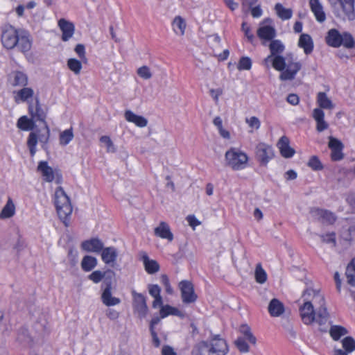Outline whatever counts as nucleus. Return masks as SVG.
<instances>
[{
    "mask_svg": "<svg viewBox=\"0 0 355 355\" xmlns=\"http://www.w3.org/2000/svg\"><path fill=\"white\" fill-rule=\"evenodd\" d=\"M308 166L311 168L313 171H320L323 168V166L316 156H312L308 162Z\"/></svg>",
    "mask_w": 355,
    "mask_h": 355,
    "instance_id": "obj_52",
    "label": "nucleus"
},
{
    "mask_svg": "<svg viewBox=\"0 0 355 355\" xmlns=\"http://www.w3.org/2000/svg\"><path fill=\"white\" fill-rule=\"evenodd\" d=\"M342 151L343 148L332 150L331 154V159L334 161H338L342 159L343 157V154Z\"/></svg>",
    "mask_w": 355,
    "mask_h": 355,
    "instance_id": "obj_61",
    "label": "nucleus"
},
{
    "mask_svg": "<svg viewBox=\"0 0 355 355\" xmlns=\"http://www.w3.org/2000/svg\"><path fill=\"white\" fill-rule=\"evenodd\" d=\"M255 159L261 166H266L275 157L273 148L271 146L260 142L257 144L254 149Z\"/></svg>",
    "mask_w": 355,
    "mask_h": 355,
    "instance_id": "obj_8",
    "label": "nucleus"
},
{
    "mask_svg": "<svg viewBox=\"0 0 355 355\" xmlns=\"http://www.w3.org/2000/svg\"><path fill=\"white\" fill-rule=\"evenodd\" d=\"M329 319V313L325 307V303L322 306H319L317 311L315 312V320L317 323L322 325L325 324Z\"/></svg>",
    "mask_w": 355,
    "mask_h": 355,
    "instance_id": "obj_33",
    "label": "nucleus"
},
{
    "mask_svg": "<svg viewBox=\"0 0 355 355\" xmlns=\"http://www.w3.org/2000/svg\"><path fill=\"white\" fill-rule=\"evenodd\" d=\"M202 344L205 347H209V352L212 355H226L229 351L225 340L221 338L219 335L214 336L209 345L207 343Z\"/></svg>",
    "mask_w": 355,
    "mask_h": 355,
    "instance_id": "obj_9",
    "label": "nucleus"
},
{
    "mask_svg": "<svg viewBox=\"0 0 355 355\" xmlns=\"http://www.w3.org/2000/svg\"><path fill=\"white\" fill-rule=\"evenodd\" d=\"M275 10L277 16L282 20H287L292 17V10L290 8H285L280 3H276Z\"/></svg>",
    "mask_w": 355,
    "mask_h": 355,
    "instance_id": "obj_39",
    "label": "nucleus"
},
{
    "mask_svg": "<svg viewBox=\"0 0 355 355\" xmlns=\"http://www.w3.org/2000/svg\"><path fill=\"white\" fill-rule=\"evenodd\" d=\"M181 293L182 302L184 304L194 303L198 295L195 293L194 286L191 282L189 280H182L178 284Z\"/></svg>",
    "mask_w": 355,
    "mask_h": 355,
    "instance_id": "obj_10",
    "label": "nucleus"
},
{
    "mask_svg": "<svg viewBox=\"0 0 355 355\" xmlns=\"http://www.w3.org/2000/svg\"><path fill=\"white\" fill-rule=\"evenodd\" d=\"M100 255L105 265L114 267L119 257V250L112 245L103 247Z\"/></svg>",
    "mask_w": 355,
    "mask_h": 355,
    "instance_id": "obj_16",
    "label": "nucleus"
},
{
    "mask_svg": "<svg viewBox=\"0 0 355 355\" xmlns=\"http://www.w3.org/2000/svg\"><path fill=\"white\" fill-rule=\"evenodd\" d=\"M140 255L145 270L148 274L153 275L159 270L160 267L158 262L155 260L150 259L146 252H141Z\"/></svg>",
    "mask_w": 355,
    "mask_h": 355,
    "instance_id": "obj_25",
    "label": "nucleus"
},
{
    "mask_svg": "<svg viewBox=\"0 0 355 355\" xmlns=\"http://www.w3.org/2000/svg\"><path fill=\"white\" fill-rule=\"evenodd\" d=\"M32 46V40L30 34L24 31L19 30L17 45L16 47L22 53L28 52Z\"/></svg>",
    "mask_w": 355,
    "mask_h": 355,
    "instance_id": "obj_20",
    "label": "nucleus"
},
{
    "mask_svg": "<svg viewBox=\"0 0 355 355\" xmlns=\"http://www.w3.org/2000/svg\"><path fill=\"white\" fill-rule=\"evenodd\" d=\"M98 263L97 259L90 255L85 256L81 261V268L85 272L92 270Z\"/></svg>",
    "mask_w": 355,
    "mask_h": 355,
    "instance_id": "obj_35",
    "label": "nucleus"
},
{
    "mask_svg": "<svg viewBox=\"0 0 355 355\" xmlns=\"http://www.w3.org/2000/svg\"><path fill=\"white\" fill-rule=\"evenodd\" d=\"M268 312L272 317H278L284 312V304L277 299H272L268 305Z\"/></svg>",
    "mask_w": 355,
    "mask_h": 355,
    "instance_id": "obj_31",
    "label": "nucleus"
},
{
    "mask_svg": "<svg viewBox=\"0 0 355 355\" xmlns=\"http://www.w3.org/2000/svg\"><path fill=\"white\" fill-rule=\"evenodd\" d=\"M74 51L82 60H83V61L87 60L86 55H85V48L83 44H77L75 47Z\"/></svg>",
    "mask_w": 355,
    "mask_h": 355,
    "instance_id": "obj_57",
    "label": "nucleus"
},
{
    "mask_svg": "<svg viewBox=\"0 0 355 355\" xmlns=\"http://www.w3.org/2000/svg\"><path fill=\"white\" fill-rule=\"evenodd\" d=\"M50 137V129L47 123L44 124L43 129L37 130L35 132H31L27 139V146L30 150L31 157H33L37 151V144L38 141L42 144L44 149L46 148V145Z\"/></svg>",
    "mask_w": 355,
    "mask_h": 355,
    "instance_id": "obj_7",
    "label": "nucleus"
},
{
    "mask_svg": "<svg viewBox=\"0 0 355 355\" xmlns=\"http://www.w3.org/2000/svg\"><path fill=\"white\" fill-rule=\"evenodd\" d=\"M342 346L345 351L352 353L355 350V340L351 336H347L343 339Z\"/></svg>",
    "mask_w": 355,
    "mask_h": 355,
    "instance_id": "obj_48",
    "label": "nucleus"
},
{
    "mask_svg": "<svg viewBox=\"0 0 355 355\" xmlns=\"http://www.w3.org/2000/svg\"><path fill=\"white\" fill-rule=\"evenodd\" d=\"M270 63L275 70L281 71V73L283 71L286 64V58L282 55L272 57L270 60Z\"/></svg>",
    "mask_w": 355,
    "mask_h": 355,
    "instance_id": "obj_40",
    "label": "nucleus"
},
{
    "mask_svg": "<svg viewBox=\"0 0 355 355\" xmlns=\"http://www.w3.org/2000/svg\"><path fill=\"white\" fill-rule=\"evenodd\" d=\"M103 247V242L98 238H92L83 241L81 243V248L84 251L96 254H101Z\"/></svg>",
    "mask_w": 355,
    "mask_h": 355,
    "instance_id": "obj_19",
    "label": "nucleus"
},
{
    "mask_svg": "<svg viewBox=\"0 0 355 355\" xmlns=\"http://www.w3.org/2000/svg\"><path fill=\"white\" fill-rule=\"evenodd\" d=\"M245 338H244L243 337H239L235 340V345H236V347L242 353L248 352L250 350L249 345L245 342Z\"/></svg>",
    "mask_w": 355,
    "mask_h": 355,
    "instance_id": "obj_50",
    "label": "nucleus"
},
{
    "mask_svg": "<svg viewBox=\"0 0 355 355\" xmlns=\"http://www.w3.org/2000/svg\"><path fill=\"white\" fill-rule=\"evenodd\" d=\"M310 214L313 218L323 223L333 224L336 220L335 214L327 209L314 207L311 209Z\"/></svg>",
    "mask_w": 355,
    "mask_h": 355,
    "instance_id": "obj_14",
    "label": "nucleus"
},
{
    "mask_svg": "<svg viewBox=\"0 0 355 355\" xmlns=\"http://www.w3.org/2000/svg\"><path fill=\"white\" fill-rule=\"evenodd\" d=\"M302 305L300 307V313L302 322L305 324H310L315 320V311L313 304L322 306L324 304V297L320 291L313 288L306 289L302 294Z\"/></svg>",
    "mask_w": 355,
    "mask_h": 355,
    "instance_id": "obj_1",
    "label": "nucleus"
},
{
    "mask_svg": "<svg viewBox=\"0 0 355 355\" xmlns=\"http://www.w3.org/2000/svg\"><path fill=\"white\" fill-rule=\"evenodd\" d=\"M172 26L176 35H183L186 29V22L184 19L180 16H177L174 18Z\"/></svg>",
    "mask_w": 355,
    "mask_h": 355,
    "instance_id": "obj_36",
    "label": "nucleus"
},
{
    "mask_svg": "<svg viewBox=\"0 0 355 355\" xmlns=\"http://www.w3.org/2000/svg\"><path fill=\"white\" fill-rule=\"evenodd\" d=\"M28 84V77L21 71H16L14 74V85L26 86Z\"/></svg>",
    "mask_w": 355,
    "mask_h": 355,
    "instance_id": "obj_47",
    "label": "nucleus"
},
{
    "mask_svg": "<svg viewBox=\"0 0 355 355\" xmlns=\"http://www.w3.org/2000/svg\"><path fill=\"white\" fill-rule=\"evenodd\" d=\"M325 41L328 46L334 48L343 46L345 48L350 49L355 47V40L350 33L345 31L340 33L336 28L329 30Z\"/></svg>",
    "mask_w": 355,
    "mask_h": 355,
    "instance_id": "obj_5",
    "label": "nucleus"
},
{
    "mask_svg": "<svg viewBox=\"0 0 355 355\" xmlns=\"http://www.w3.org/2000/svg\"><path fill=\"white\" fill-rule=\"evenodd\" d=\"M347 334V329L340 325H332L329 329V334L334 340H338L342 336Z\"/></svg>",
    "mask_w": 355,
    "mask_h": 355,
    "instance_id": "obj_38",
    "label": "nucleus"
},
{
    "mask_svg": "<svg viewBox=\"0 0 355 355\" xmlns=\"http://www.w3.org/2000/svg\"><path fill=\"white\" fill-rule=\"evenodd\" d=\"M257 35L261 40H271L275 35V30L270 26H260L257 30Z\"/></svg>",
    "mask_w": 355,
    "mask_h": 355,
    "instance_id": "obj_32",
    "label": "nucleus"
},
{
    "mask_svg": "<svg viewBox=\"0 0 355 355\" xmlns=\"http://www.w3.org/2000/svg\"><path fill=\"white\" fill-rule=\"evenodd\" d=\"M14 94L15 103H19L20 102L27 101L29 98H32L34 95V91L30 87H24L14 92Z\"/></svg>",
    "mask_w": 355,
    "mask_h": 355,
    "instance_id": "obj_30",
    "label": "nucleus"
},
{
    "mask_svg": "<svg viewBox=\"0 0 355 355\" xmlns=\"http://www.w3.org/2000/svg\"><path fill=\"white\" fill-rule=\"evenodd\" d=\"M309 7L315 19L322 23L326 20V14L322 3L320 0H309Z\"/></svg>",
    "mask_w": 355,
    "mask_h": 355,
    "instance_id": "obj_22",
    "label": "nucleus"
},
{
    "mask_svg": "<svg viewBox=\"0 0 355 355\" xmlns=\"http://www.w3.org/2000/svg\"><path fill=\"white\" fill-rule=\"evenodd\" d=\"M28 112L35 122L39 121L43 122L44 124L46 123L45 121L46 116V113L41 107L37 98L36 99L35 105L29 103Z\"/></svg>",
    "mask_w": 355,
    "mask_h": 355,
    "instance_id": "obj_21",
    "label": "nucleus"
},
{
    "mask_svg": "<svg viewBox=\"0 0 355 355\" xmlns=\"http://www.w3.org/2000/svg\"><path fill=\"white\" fill-rule=\"evenodd\" d=\"M101 301L107 306H112L121 303V300L112 295V282L105 279L101 285Z\"/></svg>",
    "mask_w": 355,
    "mask_h": 355,
    "instance_id": "obj_12",
    "label": "nucleus"
},
{
    "mask_svg": "<svg viewBox=\"0 0 355 355\" xmlns=\"http://www.w3.org/2000/svg\"><path fill=\"white\" fill-rule=\"evenodd\" d=\"M67 67L76 75L80 74L83 67L81 62L76 58H69L67 60Z\"/></svg>",
    "mask_w": 355,
    "mask_h": 355,
    "instance_id": "obj_43",
    "label": "nucleus"
},
{
    "mask_svg": "<svg viewBox=\"0 0 355 355\" xmlns=\"http://www.w3.org/2000/svg\"><path fill=\"white\" fill-rule=\"evenodd\" d=\"M241 29L244 32L245 36L248 38L250 42H252L254 36L251 32L250 27L247 24L246 22H243L241 25Z\"/></svg>",
    "mask_w": 355,
    "mask_h": 355,
    "instance_id": "obj_56",
    "label": "nucleus"
},
{
    "mask_svg": "<svg viewBox=\"0 0 355 355\" xmlns=\"http://www.w3.org/2000/svg\"><path fill=\"white\" fill-rule=\"evenodd\" d=\"M239 331L243 335L244 338L248 340L250 343L254 345L257 339L251 332L250 327L245 324L241 325Z\"/></svg>",
    "mask_w": 355,
    "mask_h": 355,
    "instance_id": "obj_41",
    "label": "nucleus"
},
{
    "mask_svg": "<svg viewBox=\"0 0 355 355\" xmlns=\"http://www.w3.org/2000/svg\"><path fill=\"white\" fill-rule=\"evenodd\" d=\"M159 314L162 318H165L168 315L183 317L182 313L178 309L168 304L162 306Z\"/></svg>",
    "mask_w": 355,
    "mask_h": 355,
    "instance_id": "obj_34",
    "label": "nucleus"
},
{
    "mask_svg": "<svg viewBox=\"0 0 355 355\" xmlns=\"http://www.w3.org/2000/svg\"><path fill=\"white\" fill-rule=\"evenodd\" d=\"M148 292L153 297L161 295V288L157 284L148 285Z\"/></svg>",
    "mask_w": 355,
    "mask_h": 355,
    "instance_id": "obj_58",
    "label": "nucleus"
},
{
    "mask_svg": "<svg viewBox=\"0 0 355 355\" xmlns=\"http://www.w3.org/2000/svg\"><path fill=\"white\" fill-rule=\"evenodd\" d=\"M345 274L347 283L352 286H355V268L347 266Z\"/></svg>",
    "mask_w": 355,
    "mask_h": 355,
    "instance_id": "obj_54",
    "label": "nucleus"
},
{
    "mask_svg": "<svg viewBox=\"0 0 355 355\" xmlns=\"http://www.w3.org/2000/svg\"><path fill=\"white\" fill-rule=\"evenodd\" d=\"M16 212L15 205L11 198H8L6 205L0 212L1 219H7L12 217Z\"/></svg>",
    "mask_w": 355,
    "mask_h": 355,
    "instance_id": "obj_29",
    "label": "nucleus"
},
{
    "mask_svg": "<svg viewBox=\"0 0 355 355\" xmlns=\"http://www.w3.org/2000/svg\"><path fill=\"white\" fill-rule=\"evenodd\" d=\"M54 203L59 218L67 226V220L72 213V206L69 196L62 187H59L55 191Z\"/></svg>",
    "mask_w": 355,
    "mask_h": 355,
    "instance_id": "obj_6",
    "label": "nucleus"
},
{
    "mask_svg": "<svg viewBox=\"0 0 355 355\" xmlns=\"http://www.w3.org/2000/svg\"><path fill=\"white\" fill-rule=\"evenodd\" d=\"M154 234L156 236L166 239L168 242H171L174 239L170 226L164 221L160 222L159 225L154 229Z\"/></svg>",
    "mask_w": 355,
    "mask_h": 355,
    "instance_id": "obj_23",
    "label": "nucleus"
},
{
    "mask_svg": "<svg viewBox=\"0 0 355 355\" xmlns=\"http://www.w3.org/2000/svg\"><path fill=\"white\" fill-rule=\"evenodd\" d=\"M317 103L320 108H315L313 110L312 116L316 122L317 131L320 132L329 127L324 120V112L322 109L331 110L334 108V104L327 94L322 92H318L317 94Z\"/></svg>",
    "mask_w": 355,
    "mask_h": 355,
    "instance_id": "obj_2",
    "label": "nucleus"
},
{
    "mask_svg": "<svg viewBox=\"0 0 355 355\" xmlns=\"http://www.w3.org/2000/svg\"><path fill=\"white\" fill-rule=\"evenodd\" d=\"M73 138V133L72 128L67 129L62 132L60 135V144L62 146H67Z\"/></svg>",
    "mask_w": 355,
    "mask_h": 355,
    "instance_id": "obj_42",
    "label": "nucleus"
},
{
    "mask_svg": "<svg viewBox=\"0 0 355 355\" xmlns=\"http://www.w3.org/2000/svg\"><path fill=\"white\" fill-rule=\"evenodd\" d=\"M289 144V139L286 136H282L277 144L281 155L285 158L292 157L295 153V150L290 146Z\"/></svg>",
    "mask_w": 355,
    "mask_h": 355,
    "instance_id": "obj_26",
    "label": "nucleus"
},
{
    "mask_svg": "<svg viewBox=\"0 0 355 355\" xmlns=\"http://www.w3.org/2000/svg\"><path fill=\"white\" fill-rule=\"evenodd\" d=\"M100 142L106 148L107 153H115L116 148L112 142V139L108 136H102L100 138Z\"/></svg>",
    "mask_w": 355,
    "mask_h": 355,
    "instance_id": "obj_49",
    "label": "nucleus"
},
{
    "mask_svg": "<svg viewBox=\"0 0 355 355\" xmlns=\"http://www.w3.org/2000/svg\"><path fill=\"white\" fill-rule=\"evenodd\" d=\"M209 94L215 102L217 103L219 100L220 96L223 94V90L220 88L218 89H211L209 91Z\"/></svg>",
    "mask_w": 355,
    "mask_h": 355,
    "instance_id": "obj_62",
    "label": "nucleus"
},
{
    "mask_svg": "<svg viewBox=\"0 0 355 355\" xmlns=\"http://www.w3.org/2000/svg\"><path fill=\"white\" fill-rule=\"evenodd\" d=\"M329 147L332 150L343 148V145L338 139L332 137H329Z\"/></svg>",
    "mask_w": 355,
    "mask_h": 355,
    "instance_id": "obj_55",
    "label": "nucleus"
},
{
    "mask_svg": "<svg viewBox=\"0 0 355 355\" xmlns=\"http://www.w3.org/2000/svg\"><path fill=\"white\" fill-rule=\"evenodd\" d=\"M124 117L127 121L132 123L139 128H144L148 124V120L145 117L137 115L131 110H126Z\"/></svg>",
    "mask_w": 355,
    "mask_h": 355,
    "instance_id": "obj_27",
    "label": "nucleus"
},
{
    "mask_svg": "<svg viewBox=\"0 0 355 355\" xmlns=\"http://www.w3.org/2000/svg\"><path fill=\"white\" fill-rule=\"evenodd\" d=\"M334 15L343 21L355 19V0H327Z\"/></svg>",
    "mask_w": 355,
    "mask_h": 355,
    "instance_id": "obj_3",
    "label": "nucleus"
},
{
    "mask_svg": "<svg viewBox=\"0 0 355 355\" xmlns=\"http://www.w3.org/2000/svg\"><path fill=\"white\" fill-rule=\"evenodd\" d=\"M58 26L62 31V40L63 41L67 42L72 37L75 31V26L73 23L65 19H60L58 21Z\"/></svg>",
    "mask_w": 355,
    "mask_h": 355,
    "instance_id": "obj_24",
    "label": "nucleus"
},
{
    "mask_svg": "<svg viewBox=\"0 0 355 355\" xmlns=\"http://www.w3.org/2000/svg\"><path fill=\"white\" fill-rule=\"evenodd\" d=\"M249 156L240 148L231 147L225 153L226 166L233 171H242L248 166Z\"/></svg>",
    "mask_w": 355,
    "mask_h": 355,
    "instance_id": "obj_4",
    "label": "nucleus"
},
{
    "mask_svg": "<svg viewBox=\"0 0 355 355\" xmlns=\"http://www.w3.org/2000/svg\"><path fill=\"white\" fill-rule=\"evenodd\" d=\"M252 65V62L250 58L248 56H242L237 64V69L239 71H248L251 69Z\"/></svg>",
    "mask_w": 355,
    "mask_h": 355,
    "instance_id": "obj_46",
    "label": "nucleus"
},
{
    "mask_svg": "<svg viewBox=\"0 0 355 355\" xmlns=\"http://www.w3.org/2000/svg\"><path fill=\"white\" fill-rule=\"evenodd\" d=\"M105 274L106 272H102L98 270H95L88 276V279L92 281L94 284H98L105 277Z\"/></svg>",
    "mask_w": 355,
    "mask_h": 355,
    "instance_id": "obj_53",
    "label": "nucleus"
},
{
    "mask_svg": "<svg viewBox=\"0 0 355 355\" xmlns=\"http://www.w3.org/2000/svg\"><path fill=\"white\" fill-rule=\"evenodd\" d=\"M269 49L270 51V54L268 56H267L263 61V64L267 69H269L270 67L271 58L275 55H281L284 52L285 46L280 40H275L271 41L269 45Z\"/></svg>",
    "mask_w": 355,
    "mask_h": 355,
    "instance_id": "obj_18",
    "label": "nucleus"
},
{
    "mask_svg": "<svg viewBox=\"0 0 355 355\" xmlns=\"http://www.w3.org/2000/svg\"><path fill=\"white\" fill-rule=\"evenodd\" d=\"M132 296V307L134 311L140 318H144L148 313V306L146 297L142 294L136 292L135 290L131 292Z\"/></svg>",
    "mask_w": 355,
    "mask_h": 355,
    "instance_id": "obj_11",
    "label": "nucleus"
},
{
    "mask_svg": "<svg viewBox=\"0 0 355 355\" xmlns=\"http://www.w3.org/2000/svg\"><path fill=\"white\" fill-rule=\"evenodd\" d=\"M187 221L193 230L196 228V227L200 225V222L196 218V217L194 215H189L187 217Z\"/></svg>",
    "mask_w": 355,
    "mask_h": 355,
    "instance_id": "obj_60",
    "label": "nucleus"
},
{
    "mask_svg": "<svg viewBox=\"0 0 355 355\" xmlns=\"http://www.w3.org/2000/svg\"><path fill=\"white\" fill-rule=\"evenodd\" d=\"M37 170L40 171L43 177V179L48 182H51L57 176V182L60 183L62 179V175L58 173H55L53 169L48 165L46 161H41L37 166Z\"/></svg>",
    "mask_w": 355,
    "mask_h": 355,
    "instance_id": "obj_17",
    "label": "nucleus"
},
{
    "mask_svg": "<svg viewBox=\"0 0 355 355\" xmlns=\"http://www.w3.org/2000/svg\"><path fill=\"white\" fill-rule=\"evenodd\" d=\"M298 46L304 50L305 54L311 53L313 50V42L311 37L308 34H302L298 41Z\"/></svg>",
    "mask_w": 355,
    "mask_h": 355,
    "instance_id": "obj_28",
    "label": "nucleus"
},
{
    "mask_svg": "<svg viewBox=\"0 0 355 355\" xmlns=\"http://www.w3.org/2000/svg\"><path fill=\"white\" fill-rule=\"evenodd\" d=\"M302 68V63L299 61H289L279 75L280 80L283 81L293 80Z\"/></svg>",
    "mask_w": 355,
    "mask_h": 355,
    "instance_id": "obj_15",
    "label": "nucleus"
},
{
    "mask_svg": "<svg viewBox=\"0 0 355 355\" xmlns=\"http://www.w3.org/2000/svg\"><path fill=\"white\" fill-rule=\"evenodd\" d=\"M287 102L292 105H296L299 103L300 99L297 94H290L287 96Z\"/></svg>",
    "mask_w": 355,
    "mask_h": 355,
    "instance_id": "obj_64",
    "label": "nucleus"
},
{
    "mask_svg": "<svg viewBox=\"0 0 355 355\" xmlns=\"http://www.w3.org/2000/svg\"><path fill=\"white\" fill-rule=\"evenodd\" d=\"M250 8L251 15L254 18H259L262 15L263 11L259 5L254 7L252 6Z\"/></svg>",
    "mask_w": 355,
    "mask_h": 355,
    "instance_id": "obj_63",
    "label": "nucleus"
},
{
    "mask_svg": "<svg viewBox=\"0 0 355 355\" xmlns=\"http://www.w3.org/2000/svg\"><path fill=\"white\" fill-rule=\"evenodd\" d=\"M19 30H17L13 26H9L6 28L1 35V42L3 46L7 49H12L17 45Z\"/></svg>",
    "mask_w": 355,
    "mask_h": 355,
    "instance_id": "obj_13",
    "label": "nucleus"
},
{
    "mask_svg": "<svg viewBox=\"0 0 355 355\" xmlns=\"http://www.w3.org/2000/svg\"><path fill=\"white\" fill-rule=\"evenodd\" d=\"M245 123L250 128V132H253L255 130H258L261 127V121L257 116L246 117L245 119Z\"/></svg>",
    "mask_w": 355,
    "mask_h": 355,
    "instance_id": "obj_45",
    "label": "nucleus"
},
{
    "mask_svg": "<svg viewBox=\"0 0 355 355\" xmlns=\"http://www.w3.org/2000/svg\"><path fill=\"white\" fill-rule=\"evenodd\" d=\"M321 238L327 243H336V234L334 232L323 234Z\"/></svg>",
    "mask_w": 355,
    "mask_h": 355,
    "instance_id": "obj_59",
    "label": "nucleus"
},
{
    "mask_svg": "<svg viewBox=\"0 0 355 355\" xmlns=\"http://www.w3.org/2000/svg\"><path fill=\"white\" fill-rule=\"evenodd\" d=\"M17 125L24 131L32 130L35 128V121L32 118L28 119L26 116H22L18 119Z\"/></svg>",
    "mask_w": 355,
    "mask_h": 355,
    "instance_id": "obj_37",
    "label": "nucleus"
},
{
    "mask_svg": "<svg viewBox=\"0 0 355 355\" xmlns=\"http://www.w3.org/2000/svg\"><path fill=\"white\" fill-rule=\"evenodd\" d=\"M255 279L259 284H263L267 280V274L261 266V263H258L255 268Z\"/></svg>",
    "mask_w": 355,
    "mask_h": 355,
    "instance_id": "obj_44",
    "label": "nucleus"
},
{
    "mask_svg": "<svg viewBox=\"0 0 355 355\" xmlns=\"http://www.w3.org/2000/svg\"><path fill=\"white\" fill-rule=\"evenodd\" d=\"M137 73L140 78L144 80H148L153 76L150 68L147 66H142L138 68Z\"/></svg>",
    "mask_w": 355,
    "mask_h": 355,
    "instance_id": "obj_51",
    "label": "nucleus"
}]
</instances>
